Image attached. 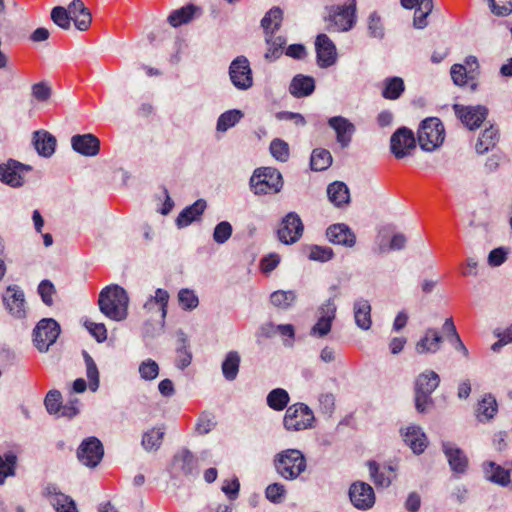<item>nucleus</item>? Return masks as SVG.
Masks as SVG:
<instances>
[{
    "label": "nucleus",
    "mask_w": 512,
    "mask_h": 512,
    "mask_svg": "<svg viewBox=\"0 0 512 512\" xmlns=\"http://www.w3.org/2000/svg\"><path fill=\"white\" fill-rule=\"evenodd\" d=\"M129 300L123 287L110 284L100 291L98 305L102 314L110 320H125L128 316Z\"/></svg>",
    "instance_id": "obj_1"
},
{
    "label": "nucleus",
    "mask_w": 512,
    "mask_h": 512,
    "mask_svg": "<svg viewBox=\"0 0 512 512\" xmlns=\"http://www.w3.org/2000/svg\"><path fill=\"white\" fill-rule=\"evenodd\" d=\"M249 185L255 195L276 194L283 187V178L276 168L261 167L253 172Z\"/></svg>",
    "instance_id": "obj_2"
},
{
    "label": "nucleus",
    "mask_w": 512,
    "mask_h": 512,
    "mask_svg": "<svg viewBox=\"0 0 512 512\" xmlns=\"http://www.w3.org/2000/svg\"><path fill=\"white\" fill-rule=\"evenodd\" d=\"M274 465L281 477L294 480L306 469V459L300 450L287 449L276 455Z\"/></svg>",
    "instance_id": "obj_3"
},
{
    "label": "nucleus",
    "mask_w": 512,
    "mask_h": 512,
    "mask_svg": "<svg viewBox=\"0 0 512 512\" xmlns=\"http://www.w3.org/2000/svg\"><path fill=\"white\" fill-rule=\"evenodd\" d=\"M439 375L434 371H427L417 377L415 384V407L418 412L424 413L433 404L431 394L439 386Z\"/></svg>",
    "instance_id": "obj_4"
},
{
    "label": "nucleus",
    "mask_w": 512,
    "mask_h": 512,
    "mask_svg": "<svg viewBox=\"0 0 512 512\" xmlns=\"http://www.w3.org/2000/svg\"><path fill=\"white\" fill-rule=\"evenodd\" d=\"M313 411L304 403L289 406L283 418V425L288 431H301L313 427Z\"/></svg>",
    "instance_id": "obj_5"
},
{
    "label": "nucleus",
    "mask_w": 512,
    "mask_h": 512,
    "mask_svg": "<svg viewBox=\"0 0 512 512\" xmlns=\"http://www.w3.org/2000/svg\"><path fill=\"white\" fill-rule=\"evenodd\" d=\"M444 140V127L438 118L431 117L422 121L418 129V141L425 151H432Z\"/></svg>",
    "instance_id": "obj_6"
},
{
    "label": "nucleus",
    "mask_w": 512,
    "mask_h": 512,
    "mask_svg": "<svg viewBox=\"0 0 512 512\" xmlns=\"http://www.w3.org/2000/svg\"><path fill=\"white\" fill-rule=\"evenodd\" d=\"M329 21V30L338 32L351 30L356 23V0H349L344 5L332 7Z\"/></svg>",
    "instance_id": "obj_7"
},
{
    "label": "nucleus",
    "mask_w": 512,
    "mask_h": 512,
    "mask_svg": "<svg viewBox=\"0 0 512 512\" xmlns=\"http://www.w3.org/2000/svg\"><path fill=\"white\" fill-rule=\"evenodd\" d=\"M170 474L173 478L195 477L198 474L197 457L187 448L180 449L173 456Z\"/></svg>",
    "instance_id": "obj_8"
},
{
    "label": "nucleus",
    "mask_w": 512,
    "mask_h": 512,
    "mask_svg": "<svg viewBox=\"0 0 512 512\" xmlns=\"http://www.w3.org/2000/svg\"><path fill=\"white\" fill-rule=\"evenodd\" d=\"M229 78L238 90H248L253 86V74L247 57L237 56L229 66Z\"/></svg>",
    "instance_id": "obj_9"
},
{
    "label": "nucleus",
    "mask_w": 512,
    "mask_h": 512,
    "mask_svg": "<svg viewBox=\"0 0 512 512\" xmlns=\"http://www.w3.org/2000/svg\"><path fill=\"white\" fill-rule=\"evenodd\" d=\"M304 225L296 212H289L283 217L277 230L278 240L286 245H291L300 240L303 235Z\"/></svg>",
    "instance_id": "obj_10"
},
{
    "label": "nucleus",
    "mask_w": 512,
    "mask_h": 512,
    "mask_svg": "<svg viewBox=\"0 0 512 512\" xmlns=\"http://www.w3.org/2000/svg\"><path fill=\"white\" fill-rule=\"evenodd\" d=\"M5 308L17 319L27 317L26 300L23 290L18 285H9L2 296Z\"/></svg>",
    "instance_id": "obj_11"
},
{
    "label": "nucleus",
    "mask_w": 512,
    "mask_h": 512,
    "mask_svg": "<svg viewBox=\"0 0 512 512\" xmlns=\"http://www.w3.org/2000/svg\"><path fill=\"white\" fill-rule=\"evenodd\" d=\"M416 148L414 134L406 127L397 129L391 136L390 149L397 159L411 155Z\"/></svg>",
    "instance_id": "obj_12"
},
{
    "label": "nucleus",
    "mask_w": 512,
    "mask_h": 512,
    "mask_svg": "<svg viewBox=\"0 0 512 512\" xmlns=\"http://www.w3.org/2000/svg\"><path fill=\"white\" fill-rule=\"evenodd\" d=\"M60 334L59 322H37L33 330V342L40 352H46Z\"/></svg>",
    "instance_id": "obj_13"
},
{
    "label": "nucleus",
    "mask_w": 512,
    "mask_h": 512,
    "mask_svg": "<svg viewBox=\"0 0 512 512\" xmlns=\"http://www.w3.org/2000/svg\"><path fill=\"white\" fill-rule=\"evenodd\" d=\"M349 498L353 506L359 510L371 509L376 501L373 488L366 482L356 481L350 485Z\"/></svg>",
    "instance_id": "obj_14"
},
{
    "label": "nucleus",
    "mask_w": 512,
    "mask_h": 512,
    "mask_svg": "<svg viewBox=\"0 0 512 512\" xmlns=\"http://www.w3.org/2000/svg\"><path fill=\"white\" fill-rule=\"evenodd\" d=\"M31 170V166L10 159L0 165V180L9 186L20 187L24 183L26 174Z\"/></svg>",
    "instance_id": "obj_15"
},
{
    "label": "nucleus",
    "mask_w": 512,
    "mask_h": 512,
    "mask_svg": "<svg viewBox=\"0 0 512 512\" xmlns=\"http://www.w3.org/2000/svg\"><path fill=\"white\" fill-rule=\"evenodd\" d=\"M104 455L103 445L96 437L85 439L77 450L79 461L88 467H96Z\"/></svg>",
    "instance_id": "obj_16"
},
{
    "label": "nucleus",
    "mask_w": 512,
    "mask_h": 512,
    "mask_svg": "<svg viewBox=\"0 0 512 512\" xmlns=\"http://www.w3.org/2000/svg\"><path fill=\"white\" fill-rule=\"evenodd\" d=\"M453 109L461 122L470 130L478 128L486 119L488 114V109L481 105L464 106L455 104Z\"/></svg>",
    "instance_id": "obj_17"
},
{
    "label": "nucleus",
    "mask_w": 512,
    "mask_h": 512,
    "mask_svg": "<svg viewBox=\"0 0 512 512\" xmlns=\"http://www.w3.org/2000/svg\"><path fill=\"white\" fill-rule=\"evenodd\" d=\"M42 494L48 499L56 512H79L75 501L70 496L62 493L56 484H47Z\"/></svg>",
    "instance_id": "obj_18"
},
{
    "label": "nucleus",
    "mask_w": 512,
    "mask_h": 512,
    "mask_svg": "<svg viewBox=\"0 0 512 512\" xmlns=\"http://www.w3.org/2000/svg\"><path fill=\"white\" fill-rule=\"evenodd\" d=\"M317 64L321 68H328L335 64L337 59L336 47L326 34H319L315 41Z\"/></svg>",
    "instance_id": "obj_19"
},
{
    "label": "nucleus",
    "mask_w": 512,
    "mask_h": 512,
    "mask_svg": "<svg viewBox=\"0 0 512 512\" xmlns=\"http://www.w3.org/2000/svg\"><path fill=\"white\" fill-rule=\"evenodd\" d=\"M328 125L335 131L336 140L341 147H348L352 141V136L356 131L355 125L342 116L329 118Z\"/></svg>",
    "instance_id": "obj_20"
},
{
    "label": "nucleus",
    "mask_w": 512,
    "mask_h": 512,
    "mask_svg": "<svg viewBox=\"0 0 512 512\" xmlns=\"http://www.w3.org/2000/svg\"><path fill=\"white\" fill-rule=\"evenodd\" d=\"M328 240L337 245L353 247L356 243L354 232L343 223L330 225L326 230Z\"/></svg>",
    "instance_id": "obj_21"
},
{
    "label": "nucleus",
    "mask_w": 512,
    "mask_h": 512,
    "mask_svg": "<svg viewBox=\"0 0 512 512\" xmlns=\"http://www.w3.org/2000/svg\"><path fill=\"white\" fill-rule=\"evenodd\" d=\"M71 145L77 153L84 156H96L100 151V141L93 134L74 135Z\"/></svg>",
    "instance_id": "obj_22"
},
{
    "label": "nucleus",
    "mask_w": 512,
    "mask_h": 512,
    "mask_svg": "<svg viewBox=\"0 0 512 512\" xmlns=\"http://www.w3.org/2000/svg\"><path fill=\"white\" fill-rule=\"evenodd\" d=\"M442 449L448 460L450 468L455 473H464L468 465V459L464 452L450 442H444L442 444Z\"/></svg>",
    "instance_id": "obj_23"
},
{
    "label": "nucleus",
    "mask_w": 512,
    "mask_h": 512,
    "mask_svg": "<svg viewBox=\"0 0 512 512\" xmlns=\"http://www.w3.org/2000/svg\"><path fill=\"white\" fill-rule=\"evenodd\" d=\"M200 14L201 9L198 6L194 4H188L179 9L173 10L169 14L167 21L172 27L176 28L183 24L191 22L195 17H198Z\"/></svg>",
    "instance_id": "obj_24"
},
{
    "label": "nucleus",
    "mask_w": 512,
    "mask_h": 512,
    "mask_svg": "<svg viewBox=\"0 0 512 512\" xmlns=\"http://www.w3.org/2000/svg\"><path fill=\"white\" fill-rule=\"evenodd\" d=\"M315 90L314 78L297 74L293 77L289 85V92L296 98H303L311 95Z\"/></svg>",
    "instance_id": "obj_25"
},
{
    "label": "nucleus",
    "mask_w": 512,
    "mask_h": 512,
    "mask_svg": "<svg viewBox=\"0 0 512 512\" xmlns=\"http://www.w3.org/2000/svg\"><path fill=\"white\" fill-rule=\"evenodd\" d=\"M405 443L415 454H421L427 447V437L417 426L407 427L402 434Z\"/></svg>",
    "instance_id": "obj_26"
},
{
    "label": "nucleus",
    "mask_w": 512,
    "mask_h": 512,
    "mask_svg": "<svg viewBox=\"0 0 512 512\" xmlns=\"http://www.w3.org/2000/svg\"><path fill=\"white\" fill-rule=\"evenodd\" d=\"M443 337L434 329H429L416 343V351L419 354L435 353L440 349Z\"/></svg>",
    "instance_id": "obj_27"
},
{
    "label": "nucleus",
    "mask_w": 512,
    "mask_h": 512,
    "mask_svg": "<svg viewBox=\"0 0 512 512\" xmlns=\"http://www.w3.org/2000/svg\"><path fill=\"white\" fill-rule=\"evenodd\" d=\"M33 144L38 154L50 157L56 147V138L47 131H36L33 135Z\"/></svg>",
    "instance_id": "obj_28"
},
{
    "label": "nucleus",
    "mask_w": 512,
    "mask_h": 512,
    "mask_svg": "<svg viewBox=\"0 0 512 512\" xmlns=\"http://www.w3.org/2000/svg\"><path fill=\"white\" fill-rule=\"evenodd\" d=\"M205 208L206 201L203 199H199L192 205L186 207L176 219L177 226L180 228L188 226L203 214Z\"/></svg>",
    "instance_id": "obj_29"
},
{
    "label": "nucleus",
    "mask_w": 512,
    "mask_h": 512,
    "mask_svg": "<svg viewBox=\"0 0 512 512\" xmlns=\"http://www.w3.org/2000/svg\"><path fill=\"white\" fill-rule=\"evenodd\" d=\"M18 454L14 450H7L0 454V485H3L8 477L16 475Z\"/></svg>",
    "instance_id": "obj_30"
},
{
    "label": "nucleus",
    "mask_w": 512,
    "mask_h": 512,
    "mask_svg": "<svg viewBox=\"0 0 512 512\" xmlns=\"http://www.w3.org/2000/svg\"><path fill=\"white\" fill-rule=\"evenodd\" d=\"M484 471L489 481L503 487H510V472L507 471L506 467L495 462H488L484 464Z\"/></svg>",
    "instance_id": "obj_31"
},
{
    "label": "nucleus",
    "mask_w": 512,
    "mask_h": 512,
    "mask_svg": "<svg viewBox=\"0 0 512 512\" xmlns=\"http://www.w3.org/2000/svg\"><path fill=\"white\" fill-rule=\"evenodd\" d=\"M165 429L163 427H153L142 435L141 445L147 452L157 451L163 442Z\"/></svg>",
    "instance_id": "obj_32"
},
{
    "label": "nucleus",
    "mask_w": 512,
    "mask_h": 512,
    "mask_svg": "<svg viewBox=\"0 0 512 512\" xmlns=\"http://www.w3.org/2000/svg\"><path fill=\"white\" fill-rule=\"evenodd\" d=\"M329 200L337 207L346 205L350 201V194L347 185L343 182L331 183L327 188Z\"/></svg>",
    "instance_id": "obj_33"
},
{
    "label": "nucleus",
    "mask_w": 512,
    "mask_h": 512,
    "mask_svg": "<svg viewBox=\"0 0 512 512\" xmlns=\"http://www.w3.org/2000/svg\"><path fill=\"white\" fill-rule=\"evenodd\" d=\"M169 301V293L161 288H158L155 291V295L151 296L144 304V308L147 310H152L157 308V311L160 312L161 318H165L167 315V306Z\"/></svg>",
    "instance_id": "obj_34"
},
{
    "label": "nucleus",
    "mask_w": 512,
    "mask_h": 512,
    "mask_svg": "<svg viewBox=\"0 0 512 512\" xmlns=\"http://www.w3.org/2000/svg\"><path fill=\"white\" fill-rule=\"evenodd\" d=\"M240 360L241 358L237 351L227 353L221 365L222 373L226 380L233 381L236 379L239 372Z\"/></svg>",
    "instance_id": "obj_35"
},
{
    "label": "nucleus",
    "mask_w": 512,
    "mask_h": 512,
    "mask_svg": "<svg viewBox=\"0 0 512 512\" xmlns=\"http://www.w3.org/2000/svg\"><path fill=\"white\" fill-rule=\"evenodd\" d=\"M368 468L371 479L376 486L388 487L391 484L392 468L390 466L380 469L378 463L375 461H370L368 463Z\"/></svg>",
    "instance_id": "obj_36"
},
{
    "label": "nucleus",
    "mask_w": 512,
    "mask_h": 512,
    "mask_svg": "<svg viewBox=\"0 0 512 512\" xmlns=\"http://www.w3.org/2000/svg\"><path fill=\"white\" fill-rule=\"evenodd\" d=\"M498 405L496 399L488 394L478 404L477 418L480 422L491 420L497 413Z\"/></svg>",
    "instance_id": "obj_37"
},
{
    "label": "nucleus",
    "mask_w": 512,
    "mask_h": 512,
    "mask_svg": "<svg viewBox=\"0 0 512 512\" xmlns=\"http://www.w3.org/2000/svg\"><path fill=\"white\" fill-rule=\"evenodd\" d=\"M283 12L279 7L271 8L261 20L265 34L275 33L281 26Z\"/></svg>",
    "instance_id": "obj_38"
},
{
    "label": "nucleus",
    "mask_w": 512,
    "mask_h": 512,
    "mask_svg": "<svg viewBox=\"0 0 512 512\" xmlns=\"http://www.w3.org/2000/svg\"><path fill=\"white\" fill-rule=\"evenodd\" d=\"M275 33L265 34L266 44L268 49L264 55L265 59L269 61L276 60L283 52V48L286 44V39L282 36H275Z\"/></svg>",
    "instance_id": "obj_39"
},
{
    "label": "nucleus",
    "mask_w": 512,
    "mask_h": 512,
    "mask_svg": "<svg viewBox=\"0 0 512 512\" xmlns=\"http://www.w3.org/2000/svg\"><path fill=\"white\" fill-rule=\"evenodd\" d=\"M176 337L178 341L177 347V366L180 369H184L190 365L192 360V355L188 350V340L185 333L181 330L176 332Z\"/></svg>",
    "instance_id": "obj_40"
},
{
    "label": "nucleus",
    "mask_w": 512,
    "mask_h": 512,
    "mask_svg": "<svg viewBox=\"0 0 512 512\" xmlns=\"http://www.w3.org/2000/svg\"><path fill=\"white\" fill-rule=\"evenodd\" d=\"M332 161V155L328 150L316 148L312 151L310 166L314 171H324L331 166Z\"/></svg>",
    "instance_id": "obj_41"
},
{
    "label": "nucleus",
    "mask_w": 512,
    "mask_h": 512,
    "mask_svg": "<svg viewBox=\"0 0 512 512\" xmlns=\"http://www.w3.org/2000/svg\"><path fill=\"white\" fill-rule=\"evenodd\" d=\"M382 96L385 99L396 100L404 92V81L399 77H390L383 82Z\"/></svg>",
    "instance_id": "obj_42"
},
{
    "label": "nucleus",
    "mask_w": 512,
    "mask_h": 512,
    "mask_svg": "<svg viewBox=\"0 0 512 512\" xmlns=\"http://www.w3.org/2000/svg\"><path fill=\"white\" fill-rule=\"evenodd\" d=\"M499 140L498 130L491 126L485 129L476 143V151L479 154H484L493 148Z\"/></svg>",
    "instance_id": "obj_43"
},
{
    "label": "nucleus",
    "mask_w": 512,
    "mask_h": 512,
    "mask_svg": "<svg viewBox=\"0 0 512 512\" xmlns=\"http://www.w3.org/2000/svg\"><path fill=\"white\" fill-rule=\"evenodd\" d=\"M297 294L293 290H278L270 295V301L273 306L280 309L290 308L296 301Z\"/></svg>",
    "instance_id": "obj_44"
},
{
    "label": "nucleus",
    "mask_w": 512,
    "mask_h": 512,
    "mask_svg": "<svg viewBox=\"0 0 512 512\" xmlns=\"http://www.w3.org/2000/svg\"><path fill=\"white\" fill-rule=\"evenodd\" d=\"M289 400L288 392L282 388L273 389L267 395V405L275 411H282L286 408Z\"/></svg>",
    "instance_id": "obj_45"
},
{
    "label": "nucleus",
    "mask_w": 512,
    "mask_h": 512,
    "mask_svg": "<svg viewBox=\"0 0 512 512\" xmlns=\"http://www.w3.org/2000/svg\"><path fill=\"white\" fill-rule=\"evenodd\" d=\"M243 117L240 110H229L220 115L217 121V130L221 132L227 131L229 128L236 125Z\"/></svg>",
    "instance_id": "obj_46"
},
{
    "label": "nucleus",
    "mask_w": 512,
    "mask_h": 512,
    "mask_svg": "<svg viewBox=\"0 0 512 512\" xmlns=\"http://www.w3.org/2000/svg\"><path fill=\"white\" fill-rule=\"evenodd\" d=\"M83 357L86 364V375L89 380V388L92 391H96L99 387L98 368L93 358L86 351H83Z\"/></svg>",
    "instance_id": "obj_47"
},
{
    "label": "nucleus",
    "mask_w": 512,
    "mask_h": 512,
    "mask_svg": "<svg viewBox=\"0 0 512 512\" xmlns=\"http://www.w3.org/2000/svg\"><path fill=\"white\" fill-rule=\"evenodd\" d=\"M178 303L183 310H193L199 304L198 296L188 288H183L178 292Z\"/></svg>",
    "instance_id": "obj_48"
},
{
    "label": "nucleus",
    "mask_w": 512,
    "mask_h": 512,
    "mask_svg": "<svg viewBox=\"0 0 512 512\" xmlns=\"http://www.w3.org/2000/svg\"><path fill=\"white\" fill-rule=\"evenodd\" d=\"M454 322H445L443 328L447 332V337L450 343L454 346V348L463 353L465 357H468V349L465 347L463 342L461 341L456 328L453 324Z\"/></svg>",
    "instance_id": "obj_49"
},
{
    "label": "nucleus",
    "mask_w": 512,
    "mask_h": 512,
    "mask_svg": "<svg viewBox=\"0 0 512 512\" xmlns=\"http://www.w3.org/2000/svg\"><path fill=\"white\" fill-rule=\"evenodd\" d=\"M84 327L98 343L107 340L108 331L103 322H84Z\"/></svg>",
    "instance_id": "obj_50"
},
{
    "label": "nucleus",
    "mask_w": 512,
    "mask_h": 512,
    "mask_svg": "<svg viewBox=\"0 0 512 512\" xmlns=\"http://www.w3.org/2000/svg\"><path fill=\"white\" fill-rule=\"evenodd\" d=\"M51 19L62 29H69L71 25V17L67 9L61 6L54 7L51 11Z\"/></svg>",
    "instance_id": "obj_51"
},
{
    "label": "nucleus",
    "mask_w": 512,
    "mask_h": 512,
    "mask_svg": "<svg viewBox=\"0 0 512 512\" xmlns=\"http://www.w3.org/2000/svg\"><path fill=\"white\" fill-rule=\"evenodd\" d=\"M233 232L232 225L228 221L218 223L213 232V240L217 244H224L229 240Z\"/></svg>",
    "instance_id": "obj_52"
},
{
    "label": "nucleus",
    "mask_w": 512,
    "mask_h": 512,
    "mask_svg": "<svg viewBox=\"0 0 512 512\" xmlns=\"http://www.w3.org/2000/svg\"><path fill=\"white\" fill-rule=\"evenodd\" d=\"M270 152L276 160L281 162H286L289 158L288 144L281 139H274L271 142Z\"/></svg>",
    "instance_id": "obj_53"
},
{
    "label": "nucleus",
    "mask_w": 512,
    "mask_h": 512,
    "mask_svg": "<svg viewBox=\"0 0 512 512\" xmlns=\"http://www.w3.org/2000/svg\"><path fill=\"white\" fill-rule=\"evenodd\" d=\"M139 374L142 379L151 381L158 376L159 366L154 360L147 359L139 365Z\"/></svg>",
    "instance_id": "obj_54"
},
{
    "label": "nucleus",
    "mask_w": 512,
    "mask_h": 512,
    "mask_svg": "<svg viewBox=\"0 0 512 512\" xmlns=\"http://www.w3.org/2000/svg\"><path fill=\"white\" fill-rule=\"evenodd\" d=\"M334 256L333 250L330 247H323L314 245L310 247L309 259L319 262H327Z\"/></svg>",
    "instance_id": "obj_55"
},
{
    "label": "nucleus",
    "mask_w": 512,
    "mask_h": 512,
    "mask_svg": "<svg viewBox=\"0 0 512 512\" xmlns=\"http://www.w3.org/2000/svg\"><path fill=\"white\" fill-rule=\"evenodd\" d=\"M45 407L50 414L59 413L61 409V393L57 390L49 391L44 400Z\"/></svg>",
    "instance_id": "obj_56"
},
{
    "label": "nucleus",
    "mask_w": 512,
    "mask_h": 512,
    "mask_svg": "<svg viewBox=\"0 0 512 512\" xmlns=\"http://www.w3.org/2000/svg\"><path fill=\"white\" fill-rule=\"evenodd\" d=\"M489 6L496 16H507L512 13V0H489Z\"/></svg>",
    "instance_id": "obj_57"
},
{
    "label": "nucleus",
    "mask_w": 512,
    "mask_h": 512,
    "mask_svg": "<svg viewBox=\"0 0 512 512\" xmlns=\"http://www.w3.org/2000/svg\"><path fill=\"white\" fill-rule=\"evenodd\" d=\"M216 425L214 417L209 413H203L198 418L195 430L199 435L209 433Z\"/></svg>",
    "instance_id": "obj_58"
},
{
    "label": "nucleus",
    "mask_w": 512,
    "mask_h": 512,
    "mask_svg": "<svg viewBox=\"0 0 512 512\" xmlns=\"http://www.w3.org/2000/svg\"><path fill=\"white\" fill-rule=\"evenodd\" d=\"M285 487L280 483H273L268 485L265 490L266 498L272 503H281L285 495Z\"/></svg>",
    "instance_id": "obj_59"
},
{
    "label": "nucleus",
    "mask_w": 512,
    "mask_h": 512,
    "mask_svg": "<svg viewBox=\"0 0 512 512\" xmlns=\"http://www.w3.org/2000/svg\"><path fill=\"white\" fill-rule=\"evenodd\" d=\"M494 333L499 340L491 346V350L498 353L503 346L512 342V324L506 330L502 332L495 330Z\"/></svg>",
    "instance_id": "obj_60"
},
{
    "label": "nucleus",
    "mask_w": 512,
    "mask_h": 512,
    "mask_svg": "<svg viewBox=\"0 0 512 512\" xmlns=\"http://www.w3.org/2000/svg\"><path fill=\"white\" fill-rule=\"evenodd\" d=\"M52 94L51 87L45 82H39L32 86V96L38 102L47 101Z\"/></svg>",
    "instance_id": "obj_61"
},
{
    "label": "nucleus",
    "mask_w": 512,
    "mask_h": 512,
    "mask_svg": "<svg viewBox=\"0 0 512 512\" xmlns=\"http://www.w3.org/2000/svg\"><path fill=\"white\" fill-rule=\"evenodd\" d=\"M38 293L46 305L53 303L52 296L55 294V287L49 280H43L38 286Z\"/></svg>",
    "instance_id": "obj_62"
},
{
    "label": "nucleus",
    "mask_w": 512,
    "mask_h": 512,
    "mask_svg": "<svg viewBox=\"0 0 512 512\" xmlns=\"http://www.w3.org/2000/svg\"><path fill=\"white\" fill-rule=\"evenodd\" d=\"M368 31L370 36L374 38H382L384 35L381 19L376 12L369 16Z\"/></svg>",
    "instance_id": "obj_63"
},
{
    "label": "nucleus",
    "mask_w": 512,
    "mask_h": 512,
    "mask_svg": "<svg viewBox=\"0 0 512 512\" xmlns=\"http://www.w3.org/2000/svg\"><path fill=\"white\" fill-rule=\"evenodd\" d=\"M371 306L367 300H359L354 304L355 320H371Z\"/></svg>",
    "instance_id": "obj_64"
}]
</instances>
